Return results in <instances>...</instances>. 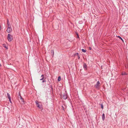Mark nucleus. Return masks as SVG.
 Instances as JSON below:
<instances>
[{"mask_svg":"<svg viewBox=\"0 0 128 128\" xmlns=\"http://www.w3.org/2000/svg\"><path fill=\"white\" fill-rule=\"evenodd\" d=\"M35 103L37 107L41 110H42L43 108L42 107V105H40L39 104V103H40V102H38L37 100L35 101Z\"/></svg>","mask_w":128,"mask_h":128,"instance_id":"nucleus-1","label":"nucleus"},{"mask_svg":"<svg viewBox=\"0 0 128 128\" xmlns=\"http://www.w3.org/2000/svg\"><path fill=\"white\" fill-rule=\"evenodd\" d=\"M8 39L9 42L11 41L13 39L12 36L10 34H8Z\"/></svg>","mask_w":128,"mask_h":128,"instance_id":"nucleus-2","label":"nucleus"},{"mask_svg":"<svg viewBox=\"0 0 128 128\" xmlns=\"http://www.w3.org/2000/svg\"><path fill=\"white\" fill-rule=\"evenodd\" d=\"M100 86V82L99 81H98L96 84L94 86L96 88L98 89H99Z\"/></svg>","mask_w":128,"mask_h":128,"instance_id":"nucleus-3","label":"nucleus"},{"mask_svg":"<svg viewBox=\"0 0 128 128\" xmlns=\"http://www.w3.org/2000/svg\"><path fill=\"white\" fill-rule=\"evenodd\" d=\"M68 95L66 93H64L63 95V98L64 99L66 100L68 98Z\"/></svg>","mask_w":128,"mask_h":128,"instance_id":"nucleus-4","label":"nucleus"},{"mask_svg":"<svg viewBox=\"0 0 128 128\" xmlns=\"http://www.w3.org/2000/svg\"><path fill=\"white\" fill-rule=\"evenodd\" d=\"M20 96V100H19L20 102L21 103H24V100L22 98V96Z\"/></svg>","mask_w":128,"mask_h":128,"instance_id":"nucleus-5","label":"nucleus"},{"mask_svg":"<svg viewBox=\"0 0 128 128\" xmlns=\"http://www.w3.org/2000/svg\"><path fill=\"white\" fill-rule=\"evenodd\" d=\"M44 74H42V75L41 77H42V78L40 79V80H42V82H46L45 79H44Z\"/></svg>","mask_w":128,"mask_h":128,"instance_id":"nucleus-6","label":"nucleus"},{"mask_svg":"<svg viewBox=\"0 0 128 128\" xmlns=\"http://www.w3.org/2000/svg\"><path fill=\"white\" fill-rule=\"evenodd\" d=\"M12 30L11 27H8L6 30V31L8 33L10 32Z\"/></svg>","mask_w":128,"mask_h":128,"instance_id":"nucleus-7","label":"nucleus"},{"mask_svg":"<svg viewBox=\"0 0 128 128\" xmlns=\"http://www.w3.org/2000/svg\"><path fill=\"white\" fill-rule=\"evenodd\" d=\"M83 67L85 70H86L87 69V66L86 65V64H85L84 63V64L83 65Z\"/></svg>","mask_w":128,"mask_h":128,"instance_id":"nucleus-8","label":"nucleus"},{"mask_svg":"<svg viewBox=\"0 0 128 128\" xmlns=\"http://www.w3.org/2000/svg\"><path fill=\"white\" fill-rule=\"evenodd\" d=\"M74 55L75 56H77L78 57V60L80 59V56H79V55L78 54V53H76L75 54H74Z\"/></svg>","mask_w":128,"mask_h":128,"instance_id":"nucleus-9","label":"nucleus"},{"mask_svg":"<svg viewBox=\"0 0 128 128\" xmlns=\"http://www.w3.org/2000/svg\"><path fill=\"white\" fill-rule=\"evenodd\" d=\"M2 46L3 47L5 48L6 49H8V48L7 46L5 44H2Z\"/></svg>","mask_w":128,"mask_h":128,"instance_id":"nucleus-10","label":"nucleus"},{"mask_svg":"<svg viewBox=\"0 0 128 128\" xmlns=\"http://www.w3.org/2000/svg\"><path fill=\"white\" fill-rule=\"evenodd\" d=\"M105 119V115L104 114H103L102 116V119L104 121Z\"/></svg>","mask_w":128,"mask_h":128,"instance_id":"nucleus-11","label":"nucleus"},{"mask_svg":"<svg viewBox=\"0 0 128 128\" xmlns=\"http://www.w3.org/2000/svg\"><path fill=\"white\" fill-rule=\"evenodd\" d=\"M7 95L8 98L9 99L11 98V97H10V95L8 93H7Z\"/></svg>","mask_w":128,"mask_h":128,"instance_id":"nucleus-12","label":"nucleus"},{"mask_svg":"<svg viewBox=\"0 0 128 128\" xmlns=\"http://www.w3.org/2000/svg\"><path fill=\"white\" fill-rule=\"evenodd\" d=\"M61 80V78L60 77V76H59L58 77V82H60Z\"/></svg>","mask_w":128,"mask_h":128,"instance_id":"nucleus-13","label":"nucleus"},{"mask_svg":"<svg viewBox=\"0 0 128 128\" xmlns=\"http://www.w3.org/2000/svg\"><path fill=\"white\" fill-rule=\"evenodd\" d=\"M118 38L119 39H120L122 41H123V40L122 38H121V37H120V36H118Z\"/></svg>","mask_w":128,"mask_h":128,"instance_id":"nucleus-14","label":"nucleus"},{"mask_svg":"<svg viewBox=\"0 0 128 128\" xmlns=\"http://www.w3.org/2000/svg\"><path fill=\"white\" fill-rule=\"evenodd\" d=\"M81 50L82 52H86V50L83 49H82Z\"/></svg>","mask_w":128,"mask_h":128,"instance_id":"nucleus-15","label":"nucleus"},{"mask_svg":"<svg viewBox=\"0 0 128 128\" xmlns=\"http://www.w3.org/2000/svg\"><path fill=\"white\" fill-rule=\"evenodd\" d=\"M101 108L103 109V104H101Z\"/></svg>","mask_w":128,"mask_h":128,"instance_id":"nucleus-16","label":"nucleus"},{"mask_svg":"<svg viewBox=\"0 0 128 128\" xmlns=\"http://www.w3.org/2000/svg\"><path fill=\"white\" fill-rule=\"evenodd\" d=\"M7 25L8 27H11L9 23L7 24Z\"/></svg>","mask_w":128,"mask_h":128,"instance_id":"nucleus-17","label":"nucleus"},{"mask_svg":"<svg viewBox=\"0 0 128 128\" xmlns=\"http://www.w3.org/2000/svg\"><path fill=\"white\" fill-rule=\"evenodd\" d=\"M126 74H127L126 72H124L123 74H122V75H126Z\"/></svg>","mask_w":128,"mask_h":128,"instance_id":"nucleus-18","label":"nucleus"},{"mask_svg":"<svg viewBox=\"0 0 128 128\" xmlns=\"http://www.w3.org/2000/svg\"><path fill=\"white\" fill-rule=\"evenodd\" d=\"M51 52L52 53V52H53V55H54V50H51Z\"/></svg>","mask_w":128,"mask_h":128,"instance_id":"nucleus-19","label":"nucleus"},{"mask_svg":"<svg viewBox=\"0 0 128 128\" xmlns=\"http://www.w3.org/2000/svg\"><path fill=\"white\" fill-rule=\"evenodd\" d=\"M9 101L10 102V103H11V104L12 103V102L11 101V98L10 99H9Z\"/></svg>","mask_w":128,"mask_h":128,"instance_id":"nucleus-20","label":"nucleus"},{"mask_svg":"<svg viewBox=\"0 0 128 128\" xmlns=\"http://www.w3.org/2000/svg\"><path fill=\"white\" fill-rule=\"evenodd\" d=\"M62 109L64 110V106H62Z\"/></svg>","mask_w":128,"mask_h":128,"instance_id":"nucleus-21","label":"nucleus"},{"mask_svg":"<svg viewBox=\"0 0 128 128\" xmlns=\"http://www.w3.org/2000/svg\"><path fill=\"white\" fill-rule=\"evenodd\" d=\"M7 24L9 23V20L8 19H7Z\"/></svg>","mask_w":128,"mask_h":128,"instance_id":"nucleus-22","label":"nucleus"},{"mask_svg":"<svg viewBox=\"0 0 128 128\" xmlns=\"http://www.w3.org/2000/svg\"><path fill=\"white\" fill-rule=\"evenodd\" d=\"M89 49L90 50H91L92 49V48H91V47H89Z\"/></svg>","mask_w":128,"mask_h":128,"instance_id":"nucleus-23","label":"nucleus"},{"mask_svg":"<svg viewBox=\"0 0 128 128\" xmlns=\"http://www.w3.org/2000/svg\"><path fill=\"white\" fill-rule=\"evenodd\" d=\"M78 38H79V36H78Z\"/></svg>","mask_w":128,"mask_h":128,"instance_id":"nucleus-24","label":"nucleus"},{"mask_svg":"<svg viewBox=\"0 0 128 128\" xmlns=\"http://www.w3.org/2000/svg\"><path fill=\"white\" fill-rule=\"evenodd\" d=\"M1 66V64H0V66Z\"/></svg>","mask_w":128,"mask_h":128,"instance_id":"nucleus-25","label":"nucleus"},{"mask_svg":"<svg viewBox=\"0 0 128 128\" xmlns=\"http://www.w3.org/2000/svg\"><path fill=\"white\" fill-rule=\"evenodd\" d=\"M78 33L76 34L77 35H78Z\"/></svg>","mask_w":128,"mask_h":128,"instance_id":"nucleus-26","label":"nucleus"}]
</instances>
